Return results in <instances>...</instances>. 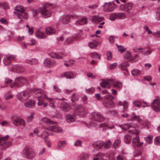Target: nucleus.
Listing matches in <instances>:
<instances>
[{"label": "nucleus", "mask_w": 160, "mask_h": 160, "mask_svg": "<svg viewBox=\"0 0 160 160\" xmlns=\"http://www.w3.org/2000/svg\"><path fill=\"white\" fill-rule=\"evenodd\" d=\"M111 145V141L110 140H108L106 143L103 142V146L105 149L109 148Z\"/></svg>", "instance_id": "603ef678"}, {"label": "nucleus", "mask_w": 160, "mask_h": 160, "mask_svg": "<svg viewBox=\"0 0 160 160\" xmlns=\"http://www.w3.org/2000/svg\"><path fill=\"white\" fill-rule=\"evenodd\" d=\"M110 19L112 21H114L116 19H118L117 12L111 14L110 16Z\"/></svg>", "instance_id": "3c124183"}, {"label": "nucleus", "mask_w": 160, "mask_h": 160, "mask_svg": "<svg viewBox=\"0 0 160 160\" xmlns=\"http://www.w3.org/2000/svg\"><path fill=\"white\" fill-rule=\"evenodd\" d=\"M54 8V6L52 3H46L42 4V7H40L38 8V11L44 18H47L51 15V10Z\"/></svg>", "instance_id": "f03ea898"}, {"label": "nucleus", "mask_w": 160, "mask_h": 160, "mask_svg": "<svg viewBox=\"0 0 160 160\" xmlns=\"http://www.w3.org/2000/svg\"><path fill=\"white\" fill-rule=\"evenodd\" d=\"M152 52L151 49H148L147 50L144 49L143 51H140L142 53V55L143 56H148L150 55Z\"/></svg>", "instance_id": "4c0bfd02"}, {"label": "nucleus", "mask_w": 160, "mask_h": 160, "mask_svg": "<svg viewBox=\"0 0 160 160\" xmlns=\"http://www.w3.org/2000/svg\"><path fill=\"white\" fill-rule=\"evenodd\" d=\"M145 49V47L143 48H135L133 49V51L135 52H140V51H143L144 49Z\"/></svg>", "instance_id": "0e129e2a"}, {"label": "nucleus", "mask_w": 160, "mask_h": 160, "mask_svg": "<svg viewBox=\"0 0 160 160\" xmlns=\"http://www.w3.org/2000/svg\"><path fill=\"white\" fill-rule=\"evenodd\" d=\"M113 80L110 79H105L100 82V86L104 88H109L112 84Z\"/></svg>", "instance_id": "9b49d317"}, {"label": "nucleus", "mask_w": 160, "mask_h": 160, "mask_svg": "<svg viewBox=\"0 0 160 160\" xmlns=\"http://www.w3.org/2000/svg\"><path fill=\"white\" fill-rule=\"evenodd\" d=\"M48 135L49 134L48 132H47L44 131L41 133L40 136L42 138L44 139V141L46 142V139L45 138H47Z\"/></svg>", "instance_id": "5fc2aeb1"}, {"label": "nucleus", "mask_w": 160, "mask_h": 160, "mask_svg": "<svg viewBox=\"0 0 160 160\" xmlns=\"http://www.w3.org/2000/svg\"><path fill=\"white\" fill-rule=\"evenodd\" d=\"M23 154L26 158L29 159H32L35 156L34 150L28 147H25L23 150Z\"/></svg>", "instance_id": "7ed1b4c3"}, {"label": "nucleus", "mask_w": 160, "mask_h": 160, "mask_svg": "<svg viewBox=\"0 0 160 160\" xmlns=\"http://www.w3.org/2000/svg\"><path fill=\"white\" fill-rule=\"evenodd\" d=\"M76 109V112L80 115L84 114L86 110L85 108L80 105L77 106Z\"/></svg>", "instance_id": "412c9836"}, {"label": "nucleus", "mask_w": 160, "mask_h": 160, "mask_svg": "<svg viewBox=\"0 0 160 160\" xmlns=\"http://www.w3.org/2000/svg\"><path fill=\"white\" fill-rule=\"evenodd\" d=\"M38 104L39 106H42L43 107H46L48 106V103H44L42 99L38 100Z\"/></svg>", "instance_id": "de8ad7c7"}, {"label": "nucleus", "mask_w": 160, "mask_h": 160, "mask_svg": "<svg viewBox=\"0 0 160 160\" xmlns=\"http://www.w3.org/2000/svg\"><path fill=\"white\" fill-rule=\"evenodd\" d=\"M104 19V18L98 15H95L92 17V21L94 22L98 23L101 22Z\"/></svg>", "instance_id": "cd10ccee"}, {"label": "nucleus", "mask_w": 160, "mask_h": 160, "mask_svg": "<svg viewBox=\"0 0 160 160\" xmlns=\"http://www.w3.org/2000/svg\"><path fill=\"white\" fill-rule=\"evenodd\" d=\"M30 96V93L26 91H22L17 94L18 99L21 102L27 99Z\"/></svg>", "instance_id": "1a4fd4ad"}, {"label": "nucleus", "mask_w": 160, "mask_h": 160, "mask_svg": "<svg viewBox=\"0 0 160 160\" xmlns=\"http://www.w3.org/2000/svg\"><path fill=\"white\" fill-rule=\"evenodd\" d=\"M67 144V142L65 141L60 140L57 142V148L58 150H60L62 148L65 146Z\"/></svg>", "instance_id": "393cba45"}, {"label": "nucleus", "mask_w": 160, "mask_h": 160, "mask_svg": "<svg viewBox=\"0 0 160 160\" xmlns=\"http://www.w3.org/2000/svg\"><path fill=\"white\" fill-rule=\"evenodd\" d=\"M118 104L120 106H123V109L124 110H126L128 108V103L126 102H122L119 101L118 102Z\"/></svg>", "instance_id": "c03bdc74"}, {"label": "nucleus", "mask_w": 160, "mask_h": 160, "mask_svg": "<svg viewBox=\"0 0 160 160\" xmlns=\"http://www.w3.org/2000/svg\"><path fill=\"white\" fill-rule=\"evenodd\" d=\"M119 126L123 130H128L130 133L135 134L136 137L134 138L132 140V145L133 147L137 148L141 146L143 144L142 142H140L139 141L138 132H137L136 128L137 127L136 125L133 123H129L120 125Z\"/></svg>", "instance_id": "f257e3e1"}, {"label": "nucleus", "mask_w": 160, "mask_h": 160, "mask_svg": "<svg viewBox=\"0 0 160 160\" xmlns=\"http://www.w3.org/2000/svg\"><path fill=\"white\" fill-rule=\"evenodd\" d=\"M23 18L25 19H27L28 17V15L27 13H22L21 14H18V18L21 19L22 18Z\"/></svg>", "instance_id": "a18cd8bd"}, {"label": "nucleus", "mask_w": 160, "mask_h": 160, "mask_svg": "<svg viewBox=\"0 0 160 160\" xmlns=\"http://www.w3.org/2000/svg\"><path fill=\"white\" fill-rule=\"evenodd\" d=\"M114 125L111 124L107 122L102 123L99 126V128L104 131L108 129H112L114 128Z\"/></svg>", "instance_id": "ddd939ff"}, {"label": "nucleus", "mask_w": 160, "mask_h": 160, "mask_svg": "<svg viewBox=\"0 0 160 160\" xmlns=\"http://www.w3.org/2000/svg\"><path fill=\"white\" fill-rule=\"evenodd\" d=\"M133 105L134 106L137 107H139L142 106L141 102L138 101L134 102H133Z\"/></svg>", "instance_id": "774afa93"}, {"label": "nucleus", "mask_w": 160, "mask_h": 160, "mask_svg": "<svg viewBox=\"0 0 160 160\" xmlns=\"http://www.w3.org/2000/svg\"><path fill=\"white\" fill-rule=\"evenodd\" d=\"M66 119L67 121L69 122H73L75 119V117L72 115H67L66 116Z\"/></svg>", "instance_id": "72a5a7b5"}, {"label": "nucleus", "mask_w": 160, "mask_h": 160, "mask_svg": "<svg viewBox=\"0 0 160 160\" xmlns=\"http://www.w3.org/2000/svg\"><path fill=\"white\" fill-rule=\"evenodd\" d=\"M62 76L65 77L67 78H71L73 77V74L71 72H66L63 73L62 74Z\"/></svg>", "instance_id": "79ce46f5"}, {"label": "nucleus", "mask_w": 160, "mask_h": 160, "mask_svg": "<svg viewBox=\"0 0 160 160\" xmlns=\"http://www.w3.org/2000/svg\"><path fill=\"white\" fill-rule=\"evenodd\" d=\"M91 119L94 122H101L104 119V118L102 115L97 112H94L91 113Z\"/></svg>", "instance_id": "20e7f679"}, {"label": "nucleus", "mask_w": 160, "mask_h": 160, "mask_svg": "<svg viewBox=\"0 0 160 160\" xmlns=\"http://www.w3.org/2000/svg\"><path fill=\"white\" fill-rule=\"evenodd\" d=\"M38 60L35 58L28 59L25 60V62L31 65H36L38 63Z\"/></svg>", "instance_id": "c756f323"}, {"label": "nucleus", "mask_w": 160, "mask_h": 160, "mask_svg": "<svg viewBox=\"0 0 160 160\" xmlns=\"http://www.w3.org/2000/svg\"><path fill=\"white\" fill-rule=\"evenodd\" d=\"M96 158H93V160H100L104 159L107 157V155L102 153H99L98 154L96 155Z\"/></svg>", "instance_id": "e433bc0d"}, {"label": "nucleus", "mask_w": 160, "mask_h": 160, "mask_svg": "<svg viewBox=\"0 0 160 160\" xmlns=\"http://www.w3.org/2000/svg\"><path fill=\"white\" fill-rule=\"evenodd\" d=\"M41 121L44 123L47 124H53L56 122H55L51 121L47 117H43Z\"/></svg>", "instance_id": "f704fd0d"}, {"label": "nucleus", "mask_w": 160, "mask_h": 160, "mask_svg": "<svg viewBox=\"0 0 160 160\" xmlns=\"http://www.w3.org/2000/svg\"><path fill=\"white\" fill-rule=\"evenodd\" d=\"M33 91L35 94L37 95V98H43L44 94H46L44 91L40 89L34 88Z\"/></svg>", "instance_id": "f3484780"}, {"label": "nucleus", "mask_w": 160, "mask_h": 160, "mask_svg": "<svg viewBox=\"0 0 160 160\" xmlns=\"http://www.w3.org/2000/svg\"><path fill=\"white\" fill-rule=\"evenodd\" d=\"M107 59L108 60H110L112 58L111 52L109 51L107 52Z\"/></svg>", "instance_id": "338daca9"}, {"label": "nucleus", "mask_w": 160, "mask_h": 160, "mask_svg": "<svg viewBox=\"0 0 160 160\" xmlns=\"http://www.w3.org/2000/svg\"><path fill=\"white\" fill-rule=\"evenodd\" d=\"M72 17V15H68L61 17L60 18L59 22L63 23H67L69 22Z\"/></svg>", "instance_id": "6ab92c4d"}, {"label": "nucleus", "mask_w": 160, "mask_h": 160, "mask_svg": "<svg viewBox=\"0 0 160 160\" xmlns=\"http://www.w3.org/2000/svg\"><path fill=\"white\" fill-rule=\"evenodd\" d=\"M132 4L131 3H128L120 6L119 9L122 11H126L127 13H129V11L132 9Z\"/></svg>", "instance_id": "f8f14e48"}, {"label": "nucleus", "mask_w": 160, "mask_h": 160, "mask_svg": "<svg viewBox=\"0 0 160 160\" xmlns=\"http://www.w3.org/2000/svg\"><path fill=\"white\" fill-rule=\"evenodd\" d=\"M132 119L133 120L136 121L138 122L141 121V119L140 118L139 115H136L135 114H133L132 117Z\"/></svg>", "instance_id": "8fccbe9b"}, {"label": "nucleus", "mask_w": 160, "mask_h": 160, "mask_svg": "<svg viewBox=\"0 0 160 160\" xmlns=\"http://www.w3.org/2000/svg\"><path fill=\"white\" fill-rule=\"evenodd\" d=\"M11 145V142L7 140L5 137H0V150H4Z\"/></svg>", "instance_id": "6e6552de"}, {"label": "nucleus", "mask_w": 160, "mask_h": 160, "mask_svg": "<svg viewBox=\"0 0 160 160\" xmlns=\"http://www.w3.org/2000/svg\"><path fill=\"white\" fill-rule=\"evenodd\" d=\"M124 58L125 59L130 60L132 59L131 53L129 52H127L124 55Z\"/></svg>", "instance_id": "49530a36"}, {"label": "nucleus", "mask_w": 160, "mask_h": 160, "mask_svg": "<svg viewBox=\"0 0 160 160\" xmlns=\"http://www.w3.org/2000/svg\"><path fill=\"white\" fill-rule=\"evenodd\" d=\"M2 6L5 9H8L9 8V6L8 4L6 2L0 3V6Z\"/></svg>", "instance_id": "680f3d73"}, {"label": "nucleus", "mask_w": 160, "mask_h": 160, "mask_svg": "<svg viewBox=\"0 0 160 160\" xmlns=\"http://www.w3.org/2000/svg\"><path fill=\"white\" fill-rule=\"evenodd\" d=\"M13 71H16L17 72L20 73L24 72V68L20 65H13L12 69L11 70Z\"/></svg>", "instance_id": "a211bd4d"}, {"label": "nucleus", "mask_w": 160, "mask_h": 160, "mask_svg": "<svg viewBox=\"0 0 160 160\" xmlns=\"http://www.w3.org/2000/svg\"><path fill=\"white\" fill-rule=\"evenodd\" d=\"M103 104L107 108H111L114 105L112 100L114 97L111 95H107L104 96Z\"/></svg>", "instance_id": "39448f33"}, {"label": "nucleus", "mask_w": 160, "mask_h": 160, "mask_svg": "<svg viewBox=\"0 0 160 160\" xmlns=\"http://www.w3.org/2000/svg\"><path fill=\"white\" fill-rule=\"evenodd\" d=\"M131 137L128 135L125 136L124 137V141L126 143H129L131 140Z\"/></svg>", "instance_id": "6e6d98bb"}, {"label": "nucleus", "mask_w": 160, "mask_h": 160, "mask_svg": "<svg viewBox=\"0 0 160 160\" xmlns=\"http://www.w3.org/2000/svg\"><path fill=\"white\" fill-rule=\"evenodd\" d=\"M118 19H124L126 18V16L124 12H117Z\"/></svg>", "instance_id": "09e8293b"}, {"label": "nucleus", "mask_w": 160, "mask_h": 160, "mask_svg": "<svg viewBox=\"0 0 160 160\" xmlns=\"http://www.w3.org/2000/svg\"><path fill=\"white\" fill-rule=\"evenodd\" d=\"M102 7L104 8V10L106 12L114 11L116 7V5L114 2H105Z\"/></svg>", "instance_id": "0eeeda50"}, {"label": "nucleus", "mask_w": 160, "mask_h": 160, "mask_svg": "<svg viewBox=\"0 0 160 160\" xmlns=\"http://www.w3.org/2000/svg\"><path fill=\"white\" fill-rule=\"evenodd\" d=\"M35 102L34 100L30 99L28 101L24 103V106L28 108H32L35 106Z\"/></svg>", "instance_id": "5701e85b"}, {"label": "nucleus", "mask_w": 160, "mask_h": 160, "mask_svg": "<svg viewBox=\"0 0 160 160\" xmlns=\"http://www.w3.org/2000/svg\"><path fill=\"white\" fill-rule=\"evenodd\" d=\"M47 129L48 130L56 133H59L62 131V129L61 128L55 125L50 126L47 128Z\"/></svg>", "instance_id": "dca6fc26"}, {"label": "nucleus", "mask_w": 160, "mask_h": 160, "mask_svg": "<svg viewBox=\"0 0 160 160\" xmlns=\"http://www.w3.org/2000/svg\"><path fill=\"white\" fill-rule=\"evenodd\" d=\"M53 90L54 92H59L61 91V89L59 88L57 85H54L53 87Z\"/></svg>", "instance_id": "e2e57ef3"}, {"label": "nucleus", "mask_w": 160, "mask_h": 160, "mask_svg": "<svg viewBox=\"0 0 160 160\" xmlns=\"http://www.w3.org/2000/svg\"><path fill=\"white\" fill-rule=\"evenodd\" d=\"M45 100L47 99L48 105L52 108H55V99L52 98H48L46 94L44 95V97H42Z\"/></svg>", "instance_id": "4468645a"}, {"label": "nucleus", "mask_w": 160, "mask_h": 160, "mask_svg": "<svg viewBox=\"0 0 160 160\" xmlns=\"http://www.w3.org/2000/svg\"><path fill=\"white\" fill-rule=\"evenodd\" d=\"M131 73L133 76L138 75L141 73V71L138 70L134 69L132 71Z\"/></svg>", "instance_id": "4d7b16f0"}, {"label": "nucleus", "mask_w": 160, "mask_h": 160, "mask_svg": "<svg viewBox=\"0 0 160 160\" xmlns=\"http://www.w3.org/2000/svg\"><path fill=\"white\" fill-rule=\"evenodd\" d=\"M19 125H20L23 128L24 127L26 126L25 121H24L23 119L21 118L19 123Z\"/></svg>", "instance_id": "052dcab7"}, {"label": "nucleus", "mask_w": 160, "mask_h": 160, "mask_svg": "<svg viewBox=\"0 0 160 160\" xmlns=\"http://www.w3.org/2000/svg\"><path fill=\"white\" fill-rule=\"evenodd\" d=\"M121 140L120 139L115 140L113 144V146L116 148L118 147L121 143Z\"/></svg>", "instance_id": "13d9d810"}, {"label": "nucleus", "mask_w": 160, "mask_h": 160, "mask_svg": "<svg viewBox=\"0 0 160 160\" xmlns=\"http://www.w3.org/2000/svg\"><path fill=\"white\" fill-rule=\"evenodd\" d=\"M80 35L78 34V35H74L72 37H70L68 38L66 41V43L67 44H69L72 43L74 40H78L79 37H80Z\"/></svg>", "instance_id": "bb28decb"}, {"label": "nucleus", "mask_w": 160, "mask_h": 160, "mask_svg": "<svg viewBox=\"0 0 160 160\" xmlns=\"http://www.w3.org/2000/svg\"><path fill=\"white\" fill-rule=\"evenodd\" d=\"M46 32L47 35H50L55 33L56 31L54 28L50 27H48L46 28Z\"/></svg>", "instance_id": "ea45409f"}, {"label": "nucleus", "mask_w": 160, "mask_h": 160, "mask_svg": "<svg viewBox=\"0 0 160 160\" xmlns=\"http://www.w3.org/2000/svg\"><path fill=\"white\" fill-rule=\"evenodd\" d=\"M61 107L63 108L65 111H67L69 110V107L68 103L64 102L62 104Z\"/></svg>", "instance_id": "37998d69"}, {"label": "nucleus", "mask_w": 160, "mask_h": 160, "mask_svg": "<svg viewBox=\"0 0 160 160\" xmlns=\"http://www.w3.org/2000/svg\"><path fill=\"white\" fill-rule=\"evenodd\" d=\"M35 34L36 37L39 39L45 38L46 37V35L39 30H37Z\"/></svg>", "instance_id": "473e14b6"}, {"label": "nucleus", "mask_w": 160, "mask_h": 160, "mask_svg": "<svg viewBox=\"0 0 160 160\" xmlns=\"http://www.w3.org/2000/svg\"><path fill=\"white\" fill-rule=\"evenodd\" d=\"M15 82L17 83L18 87L22 86L27 82L26 79L22 77H18L16 78L15 79Z\"/></svg>", "instance_id": "2eb2a0df"}, {"label": "nucleus", "mask_w": 160, "mask_h": 160, "mask_svg": "<svg viewBox=\"0 0 160 160\" xmlns=\"http://www.w3.org/2000/svg\"><path fill=\"white\" fill-rule=\"evenodd\" d=\"M153 136L151 135H148L147 137L144 138V139L146 142L145 144V146H147L148 144H151L152 142Z\"/></svg>", "instance_id": "c85d7f7f"}, {"label": "nucleus", "mask_w": 160, "mask_h": 160, "mask_svg": "<svg viewBox=\"0 0 160 160\" xmlns=\"http://www.w3.org/2000/svg\"><path fill=\"white\" fill-rule=\"evenodd\" d=\"M15 10L16 12H14L15 15L17 16V17L18 13L21 14L22 13L24 12L25 10V9L21 5L16 6L15 8Z\"/></svg>", "instance_id": "aec40b11"}, {"label": "nucleus", "mask_w": 160, "mask_h": 160, "mask_svg": "<svg viewBox=\"0 0 160 160\" xmlns=\"http://www.w3.org/2000/svg\"><path fill=\"white\" fill-rule=\"evenodd\" d=\"M98 42L95 39L92 40L88 43V45L89 47L91 48H96L98 45Z\"/></svg>", "instance_id": "a19ab883"}, {"label": "nucleus", "mask_w": 160, "mask_h": 160, "mask_svg": "<svg viewBox=\"0 0 160 160\" xmlns=\"http://www.w3.org/2000/svg\"><path fill=\"white\" fill-rule=\"evenodd\" d=\"M151 106L155 111H160V100L158 98L154 99L151 104Z\"/></svg>", "instance_id": "9d476101"}, {"label": "nucleus", "mask_w": 160, "mask_h": 160, "mask_svg": "<svg viewBox=\"0 0 160 160\" xmlns=\"http://www.w3.org/2000/svg\"><path fill=\"white\" fill-rule=\"evenodd\" d=\"M129 66V64L127 62H123L119 65V67L122 70H126L127 72V68Z\"/></svg>", "instance_id": "2f4dec72"}, {"label": "nucleus", "mask_w": 160, "mask_h": 160, "mask_svg": "<svg viewBox=\"0 0 160 160\" xmlns=\"http://www.w3.org/2000/svg\"><path fill=\"white\" fill-rule=\"evenodd\" d=\"M117 66V63H114L109 65V68L110 69L112 70L115 68Z\"/></svg>", "instance_id": "69168bd1"}, {"label": "nucleus", "mask_w": 160, "mask_h": 160, "mask_svg": "<svg viewBox=\"0 0 160 160\" xmlns=\"http://www.w3.org/2000/svg\"><path fill=\"white\" fill-rule=\"evenodd\" d=\"M16 58V56L14 55L9 54L5 56L4 58L3 62L5 66L9 65L12 68L13 66L11 64V62L12 60H14Z\"/></svg>", "instance_id": "423d86ee"}, {"label": "nucleus", "mask_w": 160, "mask_h": 160, "mask_svg": "<svg viewBox=\"0 0 160 160\" xmlns=\"http://www.w3.org/2000/svg\"><path fill=\"white\" fill-rule=\"evenodd\" d=\"M55 63V62L53 60L49 58H46L44 61L45 65L48 67L52 66Z\"/></svg>", "instance_id": "b1692460"}, {"label": "nucleus", "mask_w": 160, "mask_h": 160, "mask_svg": "<svg viewBox=\"0 0 160 160\" xmlns=\"http://www.w3.org/2000/svg\"><path fill=\"white\" fill-rule=\"evenodd\" d=\"M112 85L114 87L119 89H121L122 87V83L119 81H117L114 82V81L113 80Z\"/></svg>", "instance_id": "58836bf2"}, {"label": "nucleus", "mask_w": 160, "mask_h": 160, "mask_svg": "<svg viewBox=\"0 0 160 160\" xmlns=\"http://www.w3.org/2000/svg\"><path fill=\"white\" fill-rule=\"evenodd\" d=\"M91 57L94 58H100V55L96 52H92L90 53Z\"/></svg>", "instance_id": "864d4df0"}, {"label": "nucleus", "mask_w": 160, "mask_h": 160, "mask_svg": "<svg viewBox=\"0 0 160 160\" xmlns=\"http://www.w3.org/2000/svg\"><path fill=\"white\" fill-rule=\"evenodd\" d=\"M21 118L17 116H13L11 118V122L15 125L18 126Z\"/></svg>", "instance_id": "7c9ffc66"}, {"label": "nucleus", "mask_w": 160, "mask_h": 160, "mask_svg": "<svg viewBox=\"0 0 160 160\" xmlns=\"http://www.w3.org/2000/svg\"><path fill=\"white\" fill-rule=\"evenodd\" d=\"M154 142L155 145H160V137L157 136L154 139Z\"/></svg>", "instance_id": "bf43d9fd"}, {"label": "nucleus", "mask_w": 160, "mask_h": 160, "mask_svg": "<svg viewBox=\"0 0 160 160\" xmlns=\"http://www.w3.org/2000/svg\"><path fill=\"white\" fill-rule=\"evenodd\" d=\"M103 145V142L101 141H98L95 142L93 145V148L96 150H98Z\"/></svg>", "instance_id": "4be33fe9"}, {"label": "nucleus", "mask_w": 160, "mask_h": 160, "mask_svg": "<svg viewBox=\"0 0 160 160\" xmlns=\"http://www.w3.org/2000/svg\"><path fill=\"white\" fill-rule=\"evenodd\" d=\"M49 55L52 58L57 59H62V56L57 53L52 52L49 53Z\"/></svg>", "instance_id": "c9c22d12"}, {"label": "nucleus", "mask_w": 160, "mask_h": 160, "mask_svg": "<svg viewBox=\"0 0 160 160\" xmlns=\"http://www.w3.org/2000/svg\"><path fill=\"white\" fill-rule=\"evenodd\" d=\"M88 22V18L83 17L78 19L76 22V24L77 25H82L87 23Z\"/></svg>", "instance_id": "a878e982"}]
</instances>
